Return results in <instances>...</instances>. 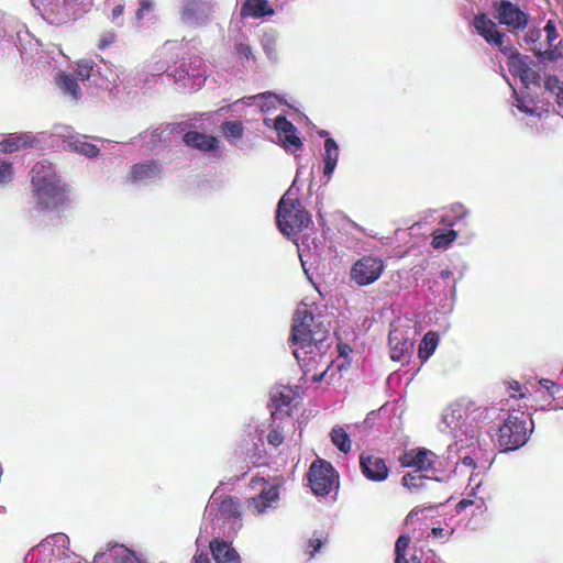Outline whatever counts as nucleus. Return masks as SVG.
I'll use <instances>...</instances> for the list:
<instances>
[{"label": "nucleus", "mask_w": 563, "mask_h": 563, "mask_svg": "<svg viewBox=\"0 0 563 563\" xmlns=\"http://www.w3.org/2000/svg\"><path fill=\"white\" fill-rule=\"evenodd\" d=\"M292 321L291 341L298 346L294 355L305 371H310V365L322 358L329 346V332L316 323L314 316L308 310H298Z\"/></svg>", "instance_id": "f257e3e1"}, {"label": "nucleus", "mask_w": 563, "mask_h": 563, "mask_svg": "<svg viewBox=\"0 0 563 563\" xmlns=\"http://www.w3.org/2000/svg\"><path fill=\"white\" fill-rule=\"evenodd\" d=\"M31 185L38 206L47 211H59L69 203L66 185L49 162L41 161L31 168Z\"/></svg>", "instance_id": "f03ea898"}, {"label": "nucleus", "mask_w": 563, "mask_h": 563, "mask_svg": "<svg viewBox=\"0 0 563 563\" xmlns=\"http://www.w3.org/2000/svg\"><path fill=\"white\" fill-rule=\"evenodd\" d=\"M474 26L489 44L497 46L508 56V67L511 74L518 76L521 82L528 87L537 78V74L528 64V58L515 52L511 47L504 45V36L498 32L495 22L486 15H479L474 20Z\"/></svg>", "instance_id": "7ed1b4c3"}, {"label": "nucleus", "mask_w": 563, "mask_h": 563, "mask_svg": "<svg viewBox=\"0 0 563 563\" xmlns=\"http://www.w3.org/2000/svg\"><path fill=\"white\" fill-rule=\"evenodd\" d=\"M276 223L283 234L291 236L308 228L311 217L299 199L284 195L277 205Z\"/></svg>", "instance_id": "20e7f679"}, {"label": "nucleus", "mask_w": 563, "mask_h": 563, "mask_svg": "<svg viewBox=\"0 0 563 563\" xmlns=\"http://www.w3.org/2000/svg\"><path fill=\"white\" fill-rule=\"evenodd\" d=\"M522 416V412L515 410L512 413L500 417L503 424L499 428L497 441L504 451L517 450L528 441L530 431Z\"/></svg>", "instance_id": "39448f33"}, {"label": "nucleus", "mask_w": 563, "mask_h": 563, "mask_svg": "<svg viewBox=\"0 0 563 563\" xmlns=\"http://www.w3.org/2000/svg\"><path fill=\"white\" fill-rule=\"evenodd\" d=\"M311 490L317 496H327L339 487V474L332 464L323 459L313 461L308 471Z\"/></svg>", "instance_id": "423d86ee"}, {"label": "nucleus", "mask_w": 563, "mask_h": 563, "mask_svg": "<svg viewBox=\"0 0 563 563\" xmlns=\"http://www.w3.org/2000/svg\"><path fill=\"white\" fill-rule=\"evenodd\" d=\"M477 433L474 429L464 432L466 440H470L467 448H471V453L461 457L463 466L470 472V485H474L472 490L481 486L482 476L487 468L483 450L474 445L477 441Z\"/></svg>", "instance_id": "0eeeda50"}, {"label": "nucleus", "mask_w": 563, "mask_h": 563, "mask_svg": "<svg viewBox=\"0 0 563 563\" xmlns=\"http://www.w3.org/2000/svg\"><path fill=\"white\" fill-rule=\"evenodd\" d=\"M384 269L385 264L382 258L364 255L352 265L350 279L358 286H367L375 283Z\"/></svg>", "instance_id": "6e6552de"}, {"label": "nucleus", "mask_w": 563, "mask_h": 563, "mask_svg": "<svg viewBox=\"0 0 563 563\" xmlns=\"http://www.w3.org/2000/svg\"><path fill=\"white\" fill-rule=\"evenodd\" d=\"M252 485L261 484V493L247 500L249 508H252L254 512L261 515L272 506L274 501L279 498V486L272 485L264 478L254 477L251 481Z\"/></svg>", "instance_id": "1a4fd4ad"}, {"label": "nucleus", "mask_w": 563, "mask_h": 563, "mask_svg": "<svg viewBox=\"0 0 563 563\" xmlns=\"http://www.w3.org/2000/svg\"><path fill=\"white\" fill-rule=\"evenodd\" d=\"M252 485L261 484V493L247 500L249 508H252L254 512L261 515L272 506L274 501L279 498V486L272 485L264 478L254 477L251 481Z\"/></svg>", "instance_id": "9d476101"}, {"label": "nucleus", "mask_w": 563, "mask_h": 563, "mask_svg": "<svg viewBox=\"0 0 563 563\" xmlns=\"http://www.w3.org/2000/svg\"><path fill=\"white\" fill-rule=\"evenodd\" d=\"M295 391L287 386L277 388L272 393V411L271 418L285 419L286 422H291V402L295 399Z\"/></svg>", "instance_id": "9b49d317"}, {"label": "nucleus", "mask_w": 563, "mask_h": 563, "mask_svg": "<svg viewBox=\"0 0 563 563\" xmlns=\"http://www.w3.org/2000/svg\"><path fill=\"white\" fill-rule=\"evenodd\" d=\"M496 18L501 24H505L514 30L523 29L528 23L527 14L521 11L518 5L500 0L496 1L495 4Z\"/></svg>", "instance_id": "f8f14e48"}, {"label": "nucleus", "mask_w": 563, "mask_h": 563, "mask_svg": "<svg viewBox=\"0 0 563 563\" xmlns=\"http://www.w3.org/2000/svg\"><path fill=\"white\" fill-rule=\"evenodd\" d=\"M360 468L362 474L372 482H383L389 474L385 460L373 454L362 453L360 455Z\"/></svg>", "instance_id": "ddd939ff"}, {"label": "nucleus", "mask_w": 563, "mask_h": 563, "mask_svg": "<svg viewBox=\"0 0 563 563\" xmlns=\"http://www.w3.org/2000/svg\"><path fill=\"white\" fill-rule=\"evenodd\" d=\"M274 128L286 150L296 151L302 146L300 137L296 134V126L285 115H278L275 118Z\"/></svg>", "instance_id": "4468645a"}, {"label": "nucleus", "mask_w": 563, "mask_h": 563, "mask_svg": "<svg viewBox=\"0 0 563 563\" xmlns=\"http://www.w3.org/2000/svg\"><path fill=\"white\" fill-rule=\"evenodd\" d=\"M432 453L427 449H411L405 451L400 457L399 463L402 467L416 468L418 472H426L433 467Z\"/></svg>", "instance_id": "2eb2a0df"}, {"label": "nucleus", "mask_w": 563, "mask_h": 563, "mask_svg": "<svg viewBox=\"0 0 563 563\" xmlns=\"http://www.w3.org/2000/svg\"><path fill=\"white\" fill-rule=\"evenodd\" d=\"M37 144V139L30 132L9 133L0 140L1 153H13L23 148H33Z\"/></svg>", "instance_id": "dca6fc26"}, {"label": "nucleus", "mask_w": 563, "mask_h": 563, "mask_svg": "<svg viewBox=\"0 0 563 563\" xmlns=\"http://www.w3.org/2000/svg\"><path fill=\"white\" fill-rule=\"evenodd\" d=\"M388 340L390 347V357L394 361H405L413 349L412 341L405 338L399 329H391L389 331Z\"/></svg>", "instance_id": "f3484780"}, {"label": "nucleus", "mask_w": 563, "mask_h": 563, "mask_svg": "<svg viewBox=\"0 0 563 563\" xmlns=\"http://www.w3.org/2000/svg\"><path fill=\"white\" fill-rule=\"evenodd\" d=\"M395 563H422L418 550L410 547V538L407 534L399 536L396 541Z\"/></svg>", "instance_id": "a211bd4d"}, {"label": "nucleus", "mask_w": 563, "mask_h": 563, "mask_svg": "<svg viewBox=\"0 0 563 563\" xmlns=\"http://www.w3.org/2000/svg\"><path fill=\"white\" fill-rule=\"evenodd\" d=\"M183 141L187 146L202 152H210L218 147L217 137L197 131L185 133Z\"/></svg>", "instance_id": "6ab92c4d"}, {"label": "nucleus", "mask_w": 563, "mask_h": 563, "mask_svg": "<svg viewBox=\"0 0 563 563\" xmlns=\"http://www.w3.org/2000/svg\"><path fill=\"white\" fill-rule=\"evenodd\" d=\"M161 173V165L152 159L145 163L134 164L130 172L132 181H144L155 178Z\"/></svg>", "instance_id": "aec40b11"}, {"label": "nucleus", "mask_w": 563, "mask_h": 563, "mask_svg": "<svg viewBox=\"0 0 563 563\" xmlns=\"http://www.w3.org/2000/svg\"><path fill=\"white\" fill-rule=\"evenodd\" d=\"M210 550L217 563H240L238 552L225 541H212L210 543Z\"/></svg>", "instance_id": "412c9836"}, {"label": "nucleus", "mask_w": 563, "mask_h": 563, "mask_svg": "<svg viewBox=\"0 0 563 563\" xmlns=\"http://www.w3.org/2000/svg\"><path fill=\"white\" fill-rule=\"evenodd\" d=\"M273 13L274 10L267 0H246L241 8V15L245 18H263Z\"/></svg>", "instance_id": "4be33fe9"}, {"label": "nucleus", "mask_w": 563, "mask_h": 563, "mask_svg": "<svg viewBox=\"0 0 563 563\" xmlns=\"http://www.w3.org/2000/svg\"><path fill=\"white\" fill-rule=\"evenodd\" d=\"M271 419L272 422L268 428L266 440L269 445L278 448L285 440V427L287 424H291V427H294V421L286 422L285 419Z\"/></svg>", "instance_id": "5701e85b"}, {"label": "nucleus", "mask_w": 563, "mask_h": 563, "mask_svg": "<svg viewBox=\"0 0 563 563\" xmlns=\"http://www.w3.org/2000/svg\"><path fill=\"white\" fill-rule=\"evenodd\" d=\"M323 159H324L323 174H324V176L330 177L331 174L334 172L335 166L338 164V159H339V146H338L336 142L331 137H328L324 141Z\"/></svg>", "instance_id": "b1692460"}, {"label": "nucleus", "mask_w": 563, "mask_h": 563, "mask_svg": "<svg viewBox=\"0 0 563 563\" xmlns=\"http://www.w3.org/2000/svg\"><path fill=\"white\" fill-rule=\"evenodd\" d=\"M56 82L64 93L69 95L74 100H78L81 96V89L77 82V77L71 74L58 73Z\"/></svg>", "instance_id": "393cba45"}, {"label": "nucleus", "mask_w": 563, "mask_h": 563, "mask_svg": "<svg viewBox=\"0 0 563 563\" xmlns=\"http://www.w3.org/2000/svg\"><path fill=\"white\" fill-rule=\"evenodd\" d=\"M439 342V336L435 332H427L422 338L419 347L418 354L419 357L424 362L427 361L435 351Z\"/></svg>", "instance_id": "a878e982"}, {"label": "nucleus", "mask_w": 563, "mask_h": 563, "mask_svg": "<svg viewBox=\"0 0 563 563\" xmlns=\"http://www.w3.org/2000/svg\"><path fill=\"white\" fill-rule=\"evenodd\" d=\"M332 443L343 453L351 451V440L347 432L342 427H335L330 433Z\"/></svg>", "instance_id": "bb28decb"}, {"label": "nucleus", "mask_w": 563, "mask_h": 563, "mask_svg": "<svg viewBox=\"0 0 563 563\" xmlns=\"http://www.w3.org/2000/svg\"><path fill=\"white\" fill-rule=\"evenodd\" d=\"M427 479H429V477L422 475L421 472L413 471L404 475L401 482L404 486L413 492L415 489L421 488Z\"/></svg>", "instance_id": "cd10ccee"}, {"label": "nucleus", "mask_w": 563, "mask_h": 563, "mask_svg": "<svg viewBox=\"0 0 563 563\" xmlns=\"http://www.w3.org/2000/svg\"><path fill=\"white\" fill-rule=\"evenodd\" d=\"M442 424L444 426L441 430L448 433H454L457 429V416L456 410L449 406L442 415Z\"/></svg>", "instance_id": "c85d7f7f"}, {"label": "nucleus", "mask_w": 563, "mask_h": 563, "mask_svg": "<svg viewBox=\"0 0 563 563\" xmlns=\"http://www.w3.org/2000/svg\"><path fill=\"white\" fill-rule=\"evenodd\" d=\"M545 88L556 97L559 107L563 108V82L555 76H549L545 80Z\"/></svg>", "instance_id": "c756f323"}, {"label": "nucleus", "mask_w": 563, "mask_h": 563, "mask_svg": "<svg viewBox=\"0 0 563 563\" xmlns=\"http://www.w3.org/2000/svg\"><path fill=\"white\" fill-rule=\"evenodd\" d=\"M221 131L228 137L240 139L243 135L244 128L241 121H224L221 124Z\"/></svg>", "instance_id": "7c9ffc66"}, {"label": "nucleus", "mask_w": 563, "mask_h": 563, "mask_svg": "<svg viewBox=\"0 0 563 563\" xmlns=\"http://www.w3.org/2000/svg\"><path fill=\"white\" fill-rule=\"evenodd\" d=\"M14 167L9 161L0 158V186H5L13 180Z\"/></svg>", "instance_id": "2f4dec72"}, {"label": "nucleus", "mask_w": 563, "mask_h": 563, "mask_svg": "<svg viewBox=\"0 0 563 563\" xmlns=\"http://www.w3.org/2000/svg\"><path fill=\"white\" fill-rule=\"evenodd\" d=\"M95 63L91 59H79L77 62V78L85 81L91 76Z\"/></svg>", "instance_id": "473e14b6"}, {"label": "nucleus", "mask_w": 563, "mask_h": 563, "mask_svg": "<svg viewBox=\"0 0 563 563\" xmlns=\"http://www.w3.org/2000/svg\"><path fill=\"white\" fill-rule=\"evenodd\" d=\"M455 236H456V232L454 230H450L446 233L434 234L433 240H432V246L434 249L444 247L448 244H450L451 242H453Z\"/></svg>", "instance_id": "72a5a7b5"}, {"label": "nucleus", "mask_w": 563, "mask_h": 563, "mask_svg": "<svg viewBox=\"0 0 563 563\" xmlns=\"http://www.w3.org/2000/svg\"><path fill=\"white\" fill-rule=\"evenodd\" d=\"M115 563H142L139 558L134 555L133 552L128 550L124 547H121L118 551H115Z\"/></svg>", "instance_id": "f704fd0d"}, {"label": "nucleus", "mask_w": 563, "mask_h": 563, "mask_svg": "<svg viewBox=\"0 0 563 563\" xmlns=\"http://www.w3.org/2000/svg\"><path fill=\"white\" fill-rule=\"evenodd\" d=\"M221 510L233 518H238L241 515L239 504L236 499L233 498L223 500L221 503Z\"/></svg>", "instance_id": "c9c22d12"}, {"label": "nucleus", "mask_w": 563, "mask_h": 563, "mask_svg": "<svg viewBox=\"0 0 563 563\" xmlns=\"http://www.w3.org/2000/svg\"><path fill=\"white\" fill-rule=\"evenodd\" d=\"M515 106L521 111L530 115L540 117V112L534 107H531V100H526L523 98L516 97Z\"/></svg>", "instance_id": "e433bc0d"}, {"label": "nucleus", "mask_w": 563, "mask_h": 563, "mask_svg": "<svg viewBox=\"0 0 563 563\" xmlns=\"http://www.w3.org/2000/svg\"><path fill=\"white\" fill-rule=\"evenodd\" d=\"M75 150L88 157H95L99 154V148L95 144L88 142H80L79 144H76Z\"/></svg>", "instance_id": "4c0bfd02"}, {"label": "nucleus", "mask_w": 563, "mask_h": 563, "mask_svg": "<svg viewBox=\"0 0 563 563\" xmlns=\"http://www.w3.org/2000/svg\"><path fill=\"white\" fill-rule=\"evenodd\" d=\"M323 541L321 540V538H311L308 540L306 553L309 555V559L314 556V554L320 550Z\"/></svg>", "instance_id": "58836bf2"}, {"label": "nucleus", "mask_w": 563, "mask_h": 563, "mask_svg": "<svg viewBox=\"0 0 563 563\" xmlns=\"http://www.w3.org/2000/svg\"><path fill=\"white\" fill-rule=\"evenodd\" d=\"M544 32L547 35V41L549 45H552L553 42L558 38L555 23L552 20H549L544 26Z\"/></svg>", "instance_id": "ea45409f"}, {"label": "nucleus", "mask_w": 563, "mask_h": 563, "mask_svg": "<svg viewBox=\"0 0 563 563\" xmlns=\"http://www.w3.org/2000/svg\"><path fill=\"white\" fill-rule=\"evenodd\" d=\"M539 384L548 391L551 397H554V395L560 391V386L550 379L542 378L540 379Z\"/></svg>", "instance_id": "a19ab883"}, {"label": "nucleus", "mask_w": 563, "mask_h": 563, "mask_svg": "<svg viewBox=\"0 0 563 563\" xmlns=\"http://www.w3.org/2000/svg\"><path fill=\"white\" fill-rule=\"evenodd\" d=\"M453 532H454L453 528L445 529V528L437 527V528L431 529L430 536H432L433 538L448 539L449 537H451L453 534Z\"/></svg>", "instance_id": "79ce46f5"}, {"label": "nucleus", "mask_w": 563, "mask_h": 563, "mask_svg": "<svg viewBox=\"0 0 563 563\" xmlns=\"http://www.w3.org/2000/svg\"><path fill=\"white\" fill-rule=\"evenodd\" d=\"M236 51L241 59H250L252 55V48L249 44L239 43L236 45Z\"/></svg>", "instance_id": "37998d69"}, {"label": "nucleus", "mask_w": 563, "mask_h": 563, "mask_svg": "<svg viewBox=\"0 0 563 563\" xmlns=\"http://www.w3.org/2000/svg\"><path fill=\"white\" fill-rule=\"evenodd\" d=\"M153 3L151 0H140V8L136 11V19L140 21L144 18V13L151 11Z\"/></svg>", "instance_id": "c03bdc74"}, {"label": "nucleus", "mask_w": 563, "mask_h": 563, "mask_svg": "<svg viewBox=\"0 0 563 563\" xmlns=\"http://www.w3.org/2000/svg\"><path fill=\"white\" fill-rule=\"evenodd\" d=\"M115 41V34L114 33H108L107 35H104L103 37H101L98 42V47L100 49H106L108 48L112 43H114Z\"/></svg>", "instance_id": "a18cd8bd"}, {"label": "nucleus", "mask_w": 563, "mask_h": 563, "mask_svg": "<svg viewBox=\"0 0 563 563\" xmlns=\"http://www.w3.org/2000/svg\"><path fill=\"white\" fill-rule=\"evenodd\" d=\"M509 390L511 391L510 396L514 398L515 397L523 398L526 396L523 393H520L521 386L518 382L510 383Z\"/></svg>", "instance_id": "49530a36"}, {"label": "nucleus", "mask_w": 563, "mask_h": 563, "mask_svg": "<svg viewBox=\"0 0 563 563\" xmlns=\"http://www.w3.org/2000/svg\"><path fill=\"white\" fill-rule=\"evenodd\" d=\"M192 563H210L208 553L197 551L194 555Z\"/></svg>", "instance_id": "de8ad7c7"}, {"label": "nucleus", "mask_w": 563, "mask_h": 563, "mask_svg": "<svg viewBox=\"0 0 563 563\" xmlns=\"http://www.w3.org/2000/svg\"><path fill=\"white\" fill-rule=\"evenodd\" d=\"M124 7L122 4L115 5L112 10V18L117 19L123 14Z\"/></svg>", "instance_id": "09e8293b"}, {"label": "nucleus", "mask_w": 563, "mask_h": 563, "mask_svg": "<svg viewBox=\"0 0 563 563\" xmlns=\"http://www.w3.org/2000/svg\"><path fill=\"white\" fill-rule=\"evenodd\" d=\"M537 37H539V32H533V31H531V32H529V33L526 35L525 40H526L527 42H528V41L533 42Z\"/></svg>", "instance_id": "8fccbe9b"}, {"label": "nucleus", "mask_w": 563, "mask_h": 563, "mask_svg": "<svg viewBox=\"0 0 563 563\" xmlns=\"http://www.w3.org/2000/svg\"><path fill=\"white\" fill-rule=\"evenodd\" d=\"M325 373H327V371H323V372H321V373H319V374H314V375L312 376V380H313V382H321V380L323 379V377H324Z\"/></svg>", "instance_id": "3c124183"}, {"label": "nucleus", "mask_w": 563, "mask_h": 563, "mask_svg": "<svg viewBox=\"0 0 563 563\" xmlns=\"http://www.w3.org/2000/svg\"><path fill=\"white\" fill-rule=\"evenodd\" d=\"M471 504H472L471 500L463 499V500H460L459 506H460V509H462V508H465L466 506H468Z\"/></svg>", "instance_id": "603ef678"}, {"label": "nucleus", "mask_w": 563, "mask_h": 563, "mask_svg": "<svg viewBox=\"0 0 563 563\" xmlns=\"http://www.w3.org/2000/svg\"><path fill=\"white\" fill-rule=\"evenodd\" d=\"M260 96L263 98L277 97L274 92H271V91L264 92Z\"/></svg>", "instance_id": "864d4df0"}, {"label": "nucleus", "mask_w": 563, "mask_h": 563, "mask_svg": "<svg viewBox=\"0 0 563 563\" xmlns=\"http://www.w3.org/2000/svg\"><path fill=\"white\" fill-rule=\"evenodd\" d=\"M547 55H548L547 56L548 59H551V60L555 59V56H554L553 52L547 53Z\"/></svg>", "instance_id": "5fc2aeb1"}, {"label": "nucleus", "mask_w": 563, "mask_h": 563, "mask_svg": "<svg viewBox=\"0 0 563 563\" xmlns=\"http://www.w3.org/2000/svg\"><path fill=\"white\" fill-rule=\"evenodd\" d=\"M413 514H415V511H413V510H412V511H410V514L408 515V517H412V516H413Z\"/></svg>", "instance_id": "6e6d98bb"}]
</instances>
